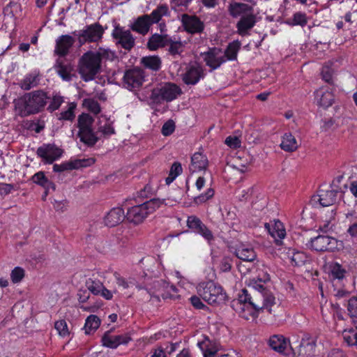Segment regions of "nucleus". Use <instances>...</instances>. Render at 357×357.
<instances>
[{"label":"nucleus","mask_w":357,"mask_h":357,"mask_svg":"<svg viewBox=\"0 0 357 357\" xmlns=\"http://www.w3.org/2000/svg\"><path fill=\"white\" fill-rule=\"evenodd\" d=\"M271 277L267 273L259 274L257 278L251 282L252 291L243 289L238 297L231 302V307L245 320L256 319L264 312L274 314L281 302L276 298L273 288L270 284Z\"/></svg>","instance_id":"f257e3e1"},{"label":"nucleus","mask_w":357,"mask_h":357,"mask_svg":"<svg viewBox=\"0 0 357 357\" xmlns=\"http://www.w3.org/2000/svg\"><path fill=\"white\" fill-rule=\"evenodd\" d=\"M50 98L43 90L26 93L13 101L15 109L19 116L25 117L40 112L47 105Z\"/></svg>","instance_id":"f03ea898"},{"label":"nucleus","mask_w":357,"mask_h":357,"mask_svg":"<svg viewBox=\"0 0 357 357\" xmlns=\"http://www.w3.org/2000/svg\"><path fill=\"white\" fill-rule=\"evenodd\" d=\"M197 292L199 296L211 305L219 306L228 300L223 287L211 280L200 282L197 287Z\"/></svg>","instance_id":"7ed1b4c3"},{"label":"nucleus","mask_w":357,"mask_h":357,"mask_svg":"<svg viewBox=\"0 0 357 357\" xmlns=\"http://www.w3.org/2000/svg\"><path fill=\"white\" fill-rule=\"evenodd\" d=\"M165 200L159 198L151 199L141 204L133 206L128 209L127 220L134 225L142 223L147 216L164 204Z\"/></svg>","instance_id":"20e7f679"},{"label":"nucleus","mask_w":357,"mask_h":357,"mask_svg":"<svg viewBox=\"0 0 357 357\" xmlns=\"http://www.w3.org/2000/svg\"><path fill=\"white\" fill-rule=\"evenodd\" d=\"M181 93V89L177 84L172 82H165L151 90L149 96V105L153 107V106L159 105L163 102H172L177 98Z\"/></svg>","instance_id":"39448f33"},{"label":"nucleus","mask_w":357,"mask_h":357,"mask_svg":"<svg viewBox=\"0 0 357 357\" xmlns=\"http://www.w3.org/2000/svg\"><path fill=\"white\" fill-rule=\"evenodd\" d=\"M101 68L99 58L93 51H87L80 57L78 64V73L84 82L95 79Z\"/></svg>","instance_id":"423d86ee"},{"label":"nucleus","mask_w":357,"mask_h":357,"mask_svg":"<svg viewBox=\"0 0 357 357\" xmlns=\"http://www.w3.org/2000/svg\"><path fill=\"white\" fill-rule=\"evenodd\" d=\"M307 245L317 252H335L343 249L342 241L329 235L319 234L311 238Z\"/></svg>","instance_id":"0eeeda50"},{"label":"nucleus","mask_w":357,"mask_h":357,"mask_svg":"<svg viewBox=\"0 0 357 357\" xmlns=\"http://www.w3.org/2000/svg\"><path fill=\"white\" fill-rule=\"evenodd\" d=\"M105 29L102 26L96 22L86 25L83 30L75 31L73 34L77 37L79 43L82 45L85 43H96L102 39Z\"/></svg>","instance_id":"6e6552de"},{"label":"nucleus","mask_w":357,"mask_h":357,"mask_svg":"<svg viewBox=\"0 0 357 357\" xmlns=\"http://www.w3.org/2000/svg\"><path fill=\"white\" fill-rule=\"evenodd\" d=\"M112 37L116 45L127 51H130L135 45V38L130 30L115 23L112 32Z\"/></svg>","instance_id":"1a4fd4ad"},{"label":"nucleus","mask_w":357,"mask_h":357,"mask_svg":"<svg viewBox=\"0 0 357 357\" xmlns=\"http://www.w3.org/2000/svg\"><path fill=\"white\" fill-rule=\"evenodd\" d=\"M201 56L205 65L210 68V71L218 69L227 59L223 56V52L220 47H208L206 52L201 53Z\"/></svg>","instance_id":"9d476101"},{"label":"nucleus","mask_w":357,"mask_h":357,"mask_svg":"<svg viewBox=\"0 0 357 357\" xmlns=\"http://www.w3.org/2000/svg\"><path fill=\"white\" fill-rule=\"evenodd\" d=\"M317 347V338L310 333H305L301 342L294 347V351H291L292 353L296 355L312 357L315 355Z\"/></svg>","instance_id":"9b49d317"},{"label":"nucleus","mask_w":357,"mask_h":357,"mask_svg":"<svg viewBox=\"0 0 357 357\" xmlns=\"http://www.w3.org/2000/svg\"><path fill=\"white\" fill-rule=\"evenodd\" d=\"M186 223L189 229L200 235L207 243H211L214 240L212 231L197 216H188Z\"/></svg>","instance_id":"f8f14e48"},{"label":"nucleus","mask_w":357,"mask_h":357,"mask_svg":"<svg viewBox=\"0 0 357 357\" xmlns=\"http://www.w3.org/2000/svg\"><path fill=\"white\" fill-rule=\"evenodd\" d=\"M63 152L54 144H43L37 149L36 154L45 164H52L61 157Z\"/></svg>","instance_id":"ddd939ff"},{"label":"nucleus","mask_w":357,"mask_h":357,"mask_svg":"<svg viewBox=\"0 0 357 357\" xmlns=\"http://www.w3.org/2000/svg\"><path fill=\"white\" fill-rule=\"evenodd\" d=\"M144 77V72L142 69L139 68L128 69L124 73L123 83L129 90L139 89L145 81Z\"/></svg>","instance_id":"4468645a"},{"label":"nucleus","mask_w":357,"mask_h":357,"mask_svg":"<svg viewBox=\"0 0 357 357\" xmlns=\"http://www.w3.org/2000/svg\"><path fill=\"white\" fill-rule=\"evenodd\" d=\"M292 337L295 341L291 342L289 339L282 335H273L268 340V345L273 350L280 354H284L288 348L291 351H294V344L298 343V337L297 335Z\"/></svg>","instance_id":"2eb2a0df"},{"label":"nucleus","mask_w":357,"mask_h":357,"mask_svg":"<svg viewBox=\"0 0 357 357\" xmlns=\"http://www.w3.org/2000/svg\"><path fill=\"white\" fill-rule=\"evenodd\" d=\"M95 163V159L93 158L77 159L71 158L68 161L63 162L61 164H54L53 171L54 172H62L64 171L79 169L80 168L90 167Z\"/></svg>","instance_id":"dca6fc26"},{"label":"nucleus","mask_w":357,"mask_h":357,"mask_svg":"<svg viewBox=\"0 0 357 357\" xmlns=\"http://www.w3.org/2000/svg\"><path fill=\"white\" fill-rule=\"evenodd\" d=\"M265 229L274 239L276 245H281L282 240L286 236V230L283 223L279 220H274L273 222L265 223Z\"/></svg>","instance_id":"f3484780"},{"label":"nucleus","mask_w":357,"mask_h":357,"mask_svg":"<svg viewBox=\"0 0 357 357\" xmlns=\"http://www.w3.org/2000/svg\"><path fill=\"white\" fill-rule=\"evenodd\" d=\"M131 340V337L128 334L112 335L109 331L104 333L101 338L102 346L116 349L119 346L127 344Z\"/></svg>","instance_id":"a211bd4d"},{"label":"nucleus","mask_w":357,"mask_h":357,"mask_svg":"<svg viewBox=\"0 0 357 357\" xmlns=\"http://www.w3.org/2000/svg\"><path fill=\"white\" fill-rule=\"evenodd\" d=\"M182 25L189 33H200L204 29V22L196 15L183 14L181 17Z\"/></svg>","instance_id":"6ab92c4d"},{"label":"nucleus","mask_w":357,"mask_h":357,"mask_svg":"<svg viewBox=\"0 0 357 357\" xmlns=\"http://www.w3.org/2000/svg\"><path fill=\"white\" fill-rule=\"evenodd\" d=\"M204 77V70L202 66L191 65L187 67L182 79L187 85H195Z\"/></svg>","instance_id":"aec40b11"},{"label":"nucleus","mask_w":357,"mask_h":357,"mask_svg":"<svg viewBox=\"0 0 357 357\" xmlns=\"http://www.w3.org/2000/svg\"><path fill=\"white\" fill-rule=\"evenodd\" d=\"M256 22L257 17L254 11L242 16L236 24L238 33L242 36L248 35L249 30L255 26Z\"/></svg>","instance_id":"412c9836"},{"label":"nucleus","mask_w":357,"mask_h":357,"mask_svg":"<svg viewBox=\"0 0 357 357\" xmlns=\"http://www.w3.org/2000/svg\"><path fill=\"white\" fill-rule=\"evenodd\" d=\"M75 42V39L70 35L61 36L56 40L55 54L61 57L66 56Z\"/></svg>","instance_id":"4be33fe9"},{"label":"nucleus","mask_w":357,"mask_h":357,"mask_svg":"<svg viewBox=\"0 0 357 357\" xmlns=\"http://www.w3.org/2000/svg\"><path fill=\"white\" fill-rule=\"evenodd\" d=\"M149 18L148 14L139 16L133 23L130 25V29L142 36L146 35L152 26Z\"/></svg>","instance_id":"5701e85b"},{"label":"nucleus","mask_w":357,"mask_h":357,"mask_svg":"<svg viewBox=\"0 0 357 357\" xmlns=\"http://www.w3.org/2000/svg\"><path fill=\"white\" fill-rule=\"evenodd\" d=\"M208 165V160L206 155L200 152H196L191 156L189 171L191 174L205 171Z\"/></svg>","instance_id":"b1692460"},{"label":"nucleus","mask_w":357,"mask_h":357,"mask_svg":"<svg viewBox=\"0 0 357 357\" xmlns=\"http://www.w3.org/2000/svg\"><path fill=\"white\" fill-rule=\"evenodd\" d=\"M126 218L124 210L121 207L112 208L105 215L104 221L105 225L113 227L120 224Z\"/></svg>","instance_id":"393cba45"},{"label":"nucleus","mask_w":357,"mask_h":357,"mask_svg":"<svg viewBox=\"0 0 357 357\" xmlns=\"http://www.w3.org/2000/svg\"><path fill=\"white\" fill-rule=\"evenodd\" d=\"M250 11H254L253 7L248 3L231 1L228 6L229 14L233 18L241 17Z\"/></svg>","instance_id":"a878e982"},{"label":"nucleus","mask_w":357,"mask_h":357,"mask_svg":"<svg viewBox=\"0 0 357 357\" xmlns=\"http://www.w3.org/2000/svg\"><path fill=\"white\" fill-rule=\"evenodd\" d=\"M236 256L241 260L248 262L253 261L257 258L254 248L245 244H241L236 248Z\"/></svg>","instance_id":"bb28decb"},{"label":"nucleus","mask_w":357,"mask_h":357,"mask_svg":"<svg viewBox=\"0 0 357 357\" xmlns=\"http://www.w3.org/2000/svg\"><path fill=\"white\" fill-rule=\"evenodd\" d=\"M334 94L328 89L321 88L315 92V100L317 104L324 108L332 105L334 101Z\"/></svg>","instance_id":"cd10ccee"},{"label":"nucleus","mask_w":357,"mask_h":357,"mask_svg":"<svg viewBox=\"0 0 357 357\" xmlns=\"http://www.w3.org/2000/svg\"><path fill=\"white\" fill-rule=\"evenodd\" d=\"M79 141L88 147H93L99 141V137L94 132L93 128L78 130Z\"/></svg>","instance_id":"c85d7f7f"},{"label":"nucleus","mask_w":357,"mask_h":357,"mask_svg":"<svg viewBox=\"0 0 357 357\" xmlns=\"http://www.w3.org/2000/svg\"><path fill=\"white\" fill-rule=\"evenodd\" d=\"M168 45V36L165 34L154 33L148 40L146 47L151 51H155L160 47H164Z\"/></svg>","instance_id":"c756f323"},{"label":"nucleus","mask_w":357,"mask_h":357,"mask_svg":"<svg viewBox=\"0 0 357 357\" xmlns=\"http://www.w3.org/2000/svg\"><path fill=\"white\" fill-rule=\"evenodd\" d=\"M337 195V191L334 190L319 189L318 191V201L322 206H329L335 202Z\"/></svg>","instance_id":"7c9ffc66"},{"label":"nucleus","mask_w":357,"mask_h":357,"mask_svg":"<svg viewBox=\"0 0 357 357\" xmlns=\"http://www.w3.org/2000/svg\"><path fill=\"white\" fill-rule=\"evenodd\" d=\"M31 181L45 190V195H47V192L50 188L53 190L55 188L53 182L48 179L43 171H39L34 174L31 177Z\"/></svg>","instance_id":"2f4dec72"},{"label":"nucleus","mask_w":357,"mask_h":357,"mask_svg":"<svg viewBox=\"0 0 357 357\" xmlns=\"http://www.w3.org/2000/svg\"><path fill=\"white\" fill-rule=\"evenodd\" d=\"M39 83L38 75L35 73L26 74L20 80L18 85L24 91H29L38 86Z\"/></svg>","instance_id":"473e14b6"},{"label":"nucleus","mask_w":357,"mask_h":357,"mask_svg":"<svg viewBox=\"0 0 357 357\" xmlns=\"http://www.w3.org/2000/svg\"><path fill=\"white\" fill-rule=\"evenodd\" d=\"M169 15L170 12L167 4H160L150 14H148L152 25L159 23L162 17L169 16Z\"/></svg>","instance_id":"72a5a7b5"},{"label":"nucleus","mask_w":357,"mask_h":357,"mask_svg":"<svg viewBox=\"0 0 357 357\" xmlns=\"http://www.w3.org/2000/svg\"><path fill=\"white\" fill-rule=\"evenodd\" d=\"M308 22V18L305 13L298 11L293 14L291 18L285 20V24L290 26H301L304 27Z\"/></svg>","instance_id":"f704fd0d"},{"label":"nucleus","mask_w":357,"mask_h":357,"mask_svg":"<svg viewBox=\"0 0 357 357\" xmlns=\"http://www.w3.org/2000/svg\"><path fill=\"white\" fill-rule=\"evenodd\" d=\"M241 45V43L238 40L229 43L224 52L223 56H225V59L227 61H236Z\"/></svg>","instance_id":"c9c22d12"},{"label":"nucleus","mask_w":357,"mask_h":357,"mask_svg":"<svg viewBox=\"0 0 357 357\" xmlns=\"http://www.w3.org/2000/svg\"><path fill=\"white\" fill-rule=\"evenodd\" d=\"M329 273L333 280H342L347 274V270L339 262L333 261L329 264Z\"/></svg>","instance_id":"e433bc0d"},{"label":"nucleus","mask_w":357,"mask_h":357,"mask_svg":"<svg viewBox=\"0 0 357 357\" xmlns=\"http://www.w3.org/2000/svg\"><path fill=\"white\" fill-rule=\"evenodd\" d=\"M280 147L282 150L287 152H293L298 148L296 138L290 132L285 133L282 138Z\"/></svg>","instance_id":"4c0bfd02"},{"label":"nucleus","mask_w":357,"mask_h":357,"mask_svg":"<svg viewBox=\"0 0 357 357\" xmlns=\"http://www.w3.org/2000/svg\"><path fill=\"white\" fill-rule=\"evenodd\" d=\"M141 63L147 69L157 71L161 68V59L158 56H147L142 58Z\"/></svg>","instance_id":"58836bf2"},{"label":"nucleus","mask_w":357,"mask_h":357,"mask_svg":"<svg viewBox=\"0 0 357 357\" xmlns=\"http://www.w3.org/2000/svg\"><path fill=\"white\" fill-rule=\"evenodd\" d=\"M57 74L63 81H70L72 79L73 68L70 65L64 64L61 62L57 63L55 66Z\"/></svg>","instance_id":"ea45409f"},{"label":"nucleus","mask_w":357,"mask_h":357,"mask_svg":"<svg viewBox=\"0 0 357 357\" xmlns=\"http://www.w3.org/2000/svg\"><path fill=\"white\" fill-rule=\"evenodd\" d=\"M100 319L96 315H89L84 324V328L86 334H90L95 332L100 325Z\"/></svg>","instance_id":"a19ab883"},{"label":"nucleus","mask_w":357,"mask_h":357,"mask_svg":"<svg viewBox=\"0 0 357 357\" xmlns=\"http://www.w3.org/2000/svg\"><path fill=\"white\" fill-rule=\"evenodd\" d=\"M94 119L89 114L82 113L78 116L77 128L79 130L92 128Z\"/></svg>","instance_id":"79ce46f5"},{"label":"nucleus","mask_w":357,"mask_h":357,"mask_svg":"<svg viewBox=\"0 0 357 357\" xmlns=\"http://www.w3.org/2000/svg\"><path fill=\"white\" fill-rule=\"evenodd\" d=\"M86 286L89 291L95 296H98L100 291L103 288V283L93 278H89L86 282Z\"/></svg>","instance_id":"37998d69"},{"label":"nucleus","mask_w":357,"mask_h":357,"mask_svg":"<svg viewBox=\"0 0 357 357\" xmlns=\"http://www.w3.org/2000/svg\"><path fill=\"white\" fill-rule=\"evenodd\" d=\"M342 337L349 346H357V327L344 330Z\"/></svg>","instance_id":"c03bdc74"},{"label":"nucleus","mask_w":357,"mask_h":357,"mask_svg":"<svg viewBox=\"0 0 357 357\" xmlns=\"http://www.w3.org/2000/svg\"><path fill=\"white\" fill-rule=\"evenodd\" d=\"M292 264L296 266H303L309 261V257L304 252L294 251L291 257Z\"/></svg>","instance_id":"a18cd8bd"},{"label":"nucleus","mask_w":357,"mask_h":357,"mask_svg":"<svg viewBox=\"0 0 357 357\" xmlns=\"http://www.w3.org/2000/svg\"><path fill=\"white\" fill-rule=\"evenodd\" d=\"M77 105L75 102H70L67 110L61 112L59 115V120L73 121L75 118V109Z\"/></svg>","instance_id":"49530a36"},{"label":"nucleus","mask_w":357,"mask_h":357,"mask_svg":"<svg viewBox=\"0 0 357 357\" xmlns=\"http://www.w3.org/2000/svg\"><path fill=\"white\" fill-rule=\"evenodd\" d=\"M83 106L95 115L98 114L101 112L99 102L93 98H85L83 100Z\"/></svg>","instance_id":"de8ad7c7"},{"label":"nucleus","mask_w":357,"mask_h":357,"mask_svg":"<svg viewBox=\"0 0 357 357\" xmlns=\"http://www.w3.org/2000/svg\"><path fill=\"white\" fill-rule=\"evenodd\" d=\"M10 280L14 284L20 282L25 277V271L20 266L15 267L10 273Z\"/></svg>","instance_id":"09e8293b"},{"label":"nucleus","mask_w":357,"mask_h":357,"mask_svg":"<svg viewBox=\"0 0 357 357\" xmlns=\"http://www.w3.org/2000/svg\"><path fill=\"white\" fill-rule=\"evenodd\" d=\"M95 54L99 58L100 63L102 60L113 61L115 58L114 52L109 49L99 48Z\"/></svg>","instance_id":"8fccbe9b"},{"label":"nucleus","mask_w":357,"mask_h":357,"mask_svg":"<svg viewBox=\"0 0 357 357\" xmlns=\"http://www.w3.org/2000/svg\"><path fill=\"white\" fill-rule=\"evenodd\" d=\"M333 74L334 70L331 66L325 65L322 67L321 75L322 79L326 82L333 84Z\"/></svg>","instance_id":"3c124183"},{"label":"nucleus","mask_w":357,"mask_h":357,"mask_svg":"<svg viewBox=\"0 0 357 357\" xmlns=\"http://www.w3.org/2000/svg\"><path fill=\"white\" fill-rule=\"evenodd\" d=\"M54 328L57 331L59 335L63 337L69 335L68 325L64 319L56 321L54 324Z\"/></svg>","instance_id":"603ef678"},{"label":"nucleus","mask_w":357,"mask_h":357,"mask_svg":"<svg viewBox=\"0 0 357 357\" xmlns=\"http://www.w3.org/2000/svg\"><path fill=\"white\" fill-rule=\"evenodd\" d=\"M169 44V52L172 56L179 55L183 52V45L180 41H172V39L168 38Z\"/></svg>","instance_id":"864d4df0"},{"label":"nucleus","mask_w":357,"mask_h":357,"mask_svg":"<svg viewBox=\"0 0 357 357\" xmlns=\"http://www.w3.org/2000/svg\"><path fill=\"white\" fill-rule=\"evenodd\" d=\"M198 345L202 351L204 357H215L218 350L215 347H209L206 342H199Z\"/></svg>","instance_id":"5fc2aeb1"},{"label":"nucleus","mask_w":357,"mask_h":357,"mask_svg":"<svg viewBox=\"0 0 357 357\" xmlns=\"http://www.w3.org/2000/svg\"><path fill=\"white\" fill-rule=\"evenodd\" d=\"M215 191L213 188H210L207 189L206 192L202 193L194 198V202L196 204H200L207 202L208 199L212 198L214 195Z\"/></svg>","instance_id":"6e6d98bb"},{"label":"nucleus","mask_w":357,"mask_h":357,"mask_svg":"<svg viewBox=\"0 0 357 357\" xmlns=\"http://www.w3.org/2000/svg\"><path fill=\"white\" fill-rule=\"evenodd\" d=\"M63 102V98L62 96L59 95H54L52 97V99L47 107V110L50 112H52L56 109H58L61 104Z\"/></svg>","instance_id":"4d7b16f0"},{"label":"nucleus","mask_w":357,"mask_h":357,"mask_svg":"<svg viewBox=\"0 0 357 357\" xmlns=\"http://www.w3.org/2000/svg\"><path fill=\"white\" fill-rule=\"evenodd\" d=\"M174 122L172 120H169L163 124L161 132L164 136H169L174 132Z\"/></svg>","instance_id":"13d9d810"},{"label":"nucleus","mask_w":357,"mask_h":357,"mask_svg":"<svg viewBox=\"0 0 357 357\" xmlns=\"http://www.w3.org/2000/svg\"><path fill=\"white\" fill-rule=\"evenodd\" d=\"M347 310L351 317H357V297L352 296L349 298Z\"/></svg>","instance_id":"bf43d9fd"},{"label":"nucleus","mask_w":357,"mask_h":357,"mask_svg":"<svg viewBox=\"0 0 357 357\" xmlns=\"http://www.w3.org/2000/svg\"><path fill=\"white\" fill-rule=\"evenodd\" d=\"M225 143L231 149H237L241 146V142L238 137L230 135L225 139Z\"/></svg>","instance_id":"052dcab7"},{"label":"nucleus","mask_w":357,"mask_h":357,"mask_svg":"<svg viewBox=\"0 0 357 357\" xmlns=\"http://www.w3.org/2000/svg\"><path fill=\"white\" fill-rule=\"evenodd\" d=\"M98 130L105 137L115 134V130L111 123H105L104 126H100Z\"/></svg>","instance_id":"680f3d73"},{"label":"nucleus","mask_w":357,"mask_h":357,"mask_svg":"<svg viewBox=\"0 0 357 357\" xmlns=\"http://www.w3.org/2000/svg\"><path fill=\"white\" fill-rule=\"evenodd\" d=\"M190 301V303L195 309L204 310L208 308V307L203 303L199 297L197 296H191Z\"/></svg>","instance_id":"e2e57ef3"},{"label":"nucleus","mask_w":357,"mask_h":357,"mask_svg":"<svg viewBox=\"0 0 357 357\" xmlns=\"http://www.w3.org/2000/svg\"><path fill=\"white\" fill-rule=\"evenodd\" d=\"M183 172V168L181 162H174L172 165L170 169H169V174H172L173 176L177 177L179 175H181Z\"/></svg>","instance_id":"0e129e2a"},{"label":"nucleus","mask_w":357,"mask_h":357,"mask_svg":"<svg viewBox=\"0 0 357 357\" xmlns=\"http://www.w3.org/2000/svg\"><path fill=\"white\" fill-rule=\"evenodd\" d=\"M150 357H167L165 349L160 346L153 348L150 352Z\"/></svg>","instance_id":"69168bd1"},{"label":"nucleus","mask_w":357,"mask_h":357,"mask_svg":"<svg viewBox=\"0 0 357 357\" xmlns=\"http://www.w3.org/2000/svg\"><path fill=\"white\" fill-rule=\"evenodd\" d=\"M14 190V185L11 183H0V195H7Z\"/></svg>","instance_id":"338daca9"},{"label":"nucleus","mask_w":357,"mask_h":357,"mask_svg":"<svg viewBox=\"0 0 357 357\" xmlns=\"http://www.w3.org/2000/svg\"><path fill=\"white\" fill-rule=\"evenodd\" d=\"M114 276L115 278L116 284L119 287H121L124 289H128L129 287V284L128 281L124 278L121 276L119 273L115 272L114 273Z\"/></svg>","instance_id":"774afa93"}]
</instances>
